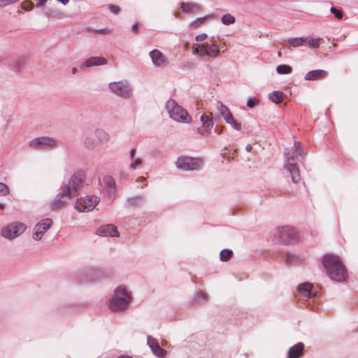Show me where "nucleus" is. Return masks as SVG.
<instances>
[{"label":"nucleus","mask_w":358,"mask_h":358,"mask_svg":"<svg viewBox=\"0 0 358 358\" xmlns=\"http://www.w3.org/2000/svg\"><path fill=\"white\" fill-rule=\"evenodd\" d=\"M322 262L329 277L331 280L341 282L346 279L347 271L345 267L338 257L334 255H324Z\"/></svg>","instance_id":"nucleus-1"},{"label":"nucleus","mask_w":358,"mask_h":358,"mask_svg":"<svg viewBox=\"0 0 358 358\" xmlns=\"http://www.w3.org/2000/svg\"><path fill=\"white\" fill-rule=\"evenodd\" d=\"M131 296L124 286H118L108 301L109 308L113 311H124L127 309Z\"/></svg>","instance_id":"nucleus-2"},{"label":"nucleus","mask_w":358,"mask_h":358,"mask_svg":"<svg viewBox=\"0 0 358 358\" xmlns=\"http://www.w3.org/2000/svg\"><path fill=\"white\" fill-rule=\"evenodd\" d=\"M165 108L169 117L173 121L182 124H189L192 122L191 115L176 100L171 99L168 100Z\"/></svg>","instance_id":"nucleus-3"},{"label":"nucleus","mask_w":358,"mask_h":358,"mask_svg":"<svg viewBox=\"0 0 358 358\" xmlns=\"http://www.w3.org/2000/svg\"><path fill=\"white\" fill-rule=\"evenodd\" d=\"M85 179V172L82 170H78L73 173L63 188L69 194H71L74 198L78 195V192L84 184Z\"/></svg>","instance_id":"nucleus-4"},{"label":"nucleus","mask_w":358,"mask_h":358,"mask_svg":"<svg viewBox=\"0 0 358 358\" xmlns=\"http://www.w3.org/2000/svg\"><path fill=\"white\" fill-rule=\"evenodd\" d=\"M108 88L113 94L124 99H129L133 96L134 89L127 80L111 82Z\"/></svg>","instance_id":"nucleus-5"},{"label":"nucleus","mask_w":358,"mask_h":358,"mask_svg":"<svg viewBox=\"0 0 358 358\" xmlns=\"http://www.w3.org/2000/svg\"><path fill=\"white\" fill-rule=\"evenodd\" d=\"M274 241L282 244L294 243L297 240L296 231L289 227H278L273 231Z\"/></svg>","instance_id":"nucleus-6"},{"label":"nucleus","mask_w":358,"mask_h":358,"mask_svg":"<svg viewBox=\"0 0 358 358\" xmlns=\"http://www.w3.org/2000/svg\"><path fill=\"white\" fill-rule=\"evenodd\" d=\"M203 165V160L198 157L181 156L176 162V166L178 169L184 171H199Z\"/></svg>","instance_id":"nucleus-7"},{"label":"nucleus","mask_w":358,"mask_h":358,"mask_svg":"<svg viewBox=\"0 0 358 358\" xmlns=\"http://www.w3.org/2000/svg\"><path fill=\"white\" fill-rule=\"evenodd\" d=\"M27 229V225L21 222H13L1 229V236L13 240L22 235Z\"/></svg>","instance_id":"nucleus-8"},{"label":"nucleus","mask_w":358,"mask_h":358,"mask_svg":"<svg viewBox=\"0 0 358 358\" xmlns=\"http://www.w3.org/2000/svg\"><path fill=\"white\" fill-rule=\"evenodd\" d=\"M100 199L95 195H88L80 199L75 203V208L80 213L92 211L99 203Z\"/></svg>","instance_id":"nucleus-9"},{"label":"nucleus","mask_w":358,"mask_h":358,"mask_svg":"<svg viewBox=\"0 0 358 358\" xmlns=\"http://www.w3.org/2000/svg\"><path fill=\"white\" fill-rule=\"evenodd\" d=\"M28 145L34 150H45L57 145V141L49 136H40L35 138L28 143Z\"/></svg>","instance_id":"nucleus-10"},{"label":"nucleus","mask_w":358,"mask_h":358,"mask_svg":"<svg viewBox=\"0 0 358 358\" xmlns=\"http://www.w3.org/2000/svg\"><path fill=\"white\" fill-rule=\"evenodd\" d=\"M53 224V221L50 218H45L38 222L34 227L32 238L35 241H40L44 234L50 229Z\"/></svg>","instance_id":"nucleus-11"},{"label":"nucleus","mask_w":358,"mask_h":358,"mask_svg":"<svg viewBox=\"0 0 358 358\" xmlns=\"http://www.w3.org/2000/svg\"><path fill=\"white\" fill-rule=\"evenodd\" d=\"M73 197L69 194L65 189L62 187L60 191L57 194L55 199L50 203V208L52 210L57 211L62 208L65 204Z\"/></svg>","instance_id":"nucleus-12"},{"label":"nucleus","mask_w":358,"mask_h":358,"mask_svg":"<svg viewBox=\"0 0 358 358\" xmlns=\"http://www.w3.org/2000/svg\"><path fill=\"white\" fill-rule=\"evenodd\" d=\"M199 46L203 48V57L213 59L220 54V46L213 42L201 43Z\"/></svg>","instance_id":"nucleus-13"},{"label":"nucleus","mask_w":358,"mask_h":358,"mask_svg":"<svg viewBox=\"0 0 358 358\" xmlns=\"http://www.w3.org/2000/svg\"><path fill=\"white\" fill-rule=\"evenodd\" d=\"M149 56L152 60V63L156 68L162 69L168 64V60L166 57L157 49L150 51Z\"/></svg>","instance_id":"nucleus-14"},{"label":"nucleus","mask_w":358,"mask_h":358,"mask_svg":"<svg viewBox=\"0 0 358 358\" xmlns=\"http://www.w3.org/2000/svg\"><path fill=\"white\" fill-rule=\"evenodd\" d=\"M147 345L150 348L153 355L158 358H164L166 355V352L161 348L159 342L156 338L152 336H147Z\"/></svg>","instance_id":"nucleus-15"},{"label":"nucleus","mask_w":358,"mask_h":358,"mask_svg":"<svg viewBox=\"0 0 358 358\" xmlns=\"http://www.w3.org/2000/svg\"><path fill=\"white\" fill-rule=\"evenodd\" d=\"M96 234L103 237H118L117 228L113 224L102 225L96 229Z\"/></svg>","instance_id":"nucleus-16"},{"label":"nucleus","mask_w":358,"mask_h":358,"mask_svg":"<svg viewBox=\"0 0 358 358\" xmlns=\"http://www.w3.org/2000/svg\"><path fill=\"white\" fill-rule=\"evenodd\" d=\"M103 193L110 198H113L115 194V182L110 176H105L103 178Z\"/></svg>","instance_id":"nucleus-17"},{"label":"nucleus","mask_w":358,"mask_h":358,"mask_svg":"<svg viewBox=\"0 0 358 358\" xmlns=\"http://www.w3.org/2000/svg\"><path fill=\"white\" fill-rule=\"evenodd\" d=\"M290 158L287 155V160L284 163V167L290 173L293 182L297 183L300 180L299 169L294 162L289 161Z\"/></svg>","instance_id":"nucleus-18"},{"label":"nucleus","mask_w":358,"mask_h":358,"mask_svg":"<svg viewBox=\"0 0 358 358\" xmlns=\"http://www.w3.org/2000/svg\"><path fill=\"white\" fill-rule=\"evenodd\" d=\"M304 345L303 343L299 342L287 351V358H300L303 355Z\"/></svg>","instance_id":"nucleus-19"},{"label":"nucleus","mask_w":358,"mask_h":358,"mask_svg":"<svg viewBox=\"0 0 358 358\" xmlns=\"http://www.w3.org/2000/svg\"><path fill=\"white\" fill-rule=\"evenodd\" d=\"M328 72L322 69L308 71L305 76L306 80H317L327 77Z\"/></svg>","instance_id":"nucleus-20"},{"label":"nucleus","mask_w":358,"mask_h":358,"mask_svg":"<svg viewBox=\"0 0 358 358\" xmlns=\"http://www.w3.org/2000/svg\"><path fill=\"white\" fill-rule=\"evenodd\" d=\"M107 64V59L103 57H92L87 59L83 66L85 67L103 66Z\"/></svg>","instance_id":"nucleus-21"},{"label":"nucleus","mask_w":358,"mask_h":358,"mask_svg":"<svg viewBox=\"0 0 358 358\" xmlns=\"http://www.w3.org/2000/svg\"><path fill=\"white\" fill-rule=\"evenodd\" d=\"M181 9L185 13H197L201 10V6L196 3L182 2L181 3Z\"/></svg>","instance_id":"nucleus-22"},{"label":"nucleus","mask_w":358,"mask_h":358,"mask_svg":"<svg viewBox=\"0 0 358 358\" xmlns=\"http://www.w3.org/2000/svg\"><path fill=\"white\" fill-rule=\"evenodd\" d=\"M98 143L106 144L109 142L110 136L105 130L102 129H96L94 131Z\"/></svg>","instance_id":"nucleus-23"},{"label":"nucleus","mask_w":358,"mask_h":358,"mask_svg":"<svg viewBox=\"0 0 358 358\" xmlns=\"http://www.w3.org/2000/svg\"><path fill=\"white\" fill-rule=\"evenodd\" d=\"M98 142L96 138L90 134L84 136L83 145L88 150H92L97 147Z\"/></svg>","instance_id":"nucleus-24"},{"label":"nucleus","mask_w":358,"mask_h":358,"mask_svg":"<svg viewBox=\"0 0 358 358\" xmlns=\"http://www.w3.org/2000/svg\"><path fill=\"white\" fill-rule=\"evenodd\" d=\"M145 200V196L143 195H136L131 197H129L127 199V203L131 207L138 206Z\"/></svg>","instance_id":"nucleus-25"},{"label":"nucleus","mask_w":358,"mask_h":358,"mask_svg":"<svg viewBox=\"0 0 358 358\" xmlns=\"http://www.w3.org/2000/svg\"><path fill=\"white\" fill-rule=\"evenodd\" d=\"M312 285L309 282H304L298 286V292L304 297L309 296L310 295Z\"/></svg>","instance_id":"nucleus-26"},{"label":"nucleus","mask_w":358,"mask_h":358,"mask_svg":"<svg viewBox=\"0 0 358 358\" xmlns=\"http://www.w3.org/2000/svg\"><path fill=\"white\" fill-rule=\"evenodd\" d=\"M306 41L307 38L306 37H292L287 39L288 43L294 48L302 46Z\"/></svg>","instance_id":"nucleus-27"},{"label":"nucleus","mask_w":358,"mask_h":358,"mask_svg":"<svg viewBox=\"0 0 358 358\" xmlns=\"http://www.w3.org/2000/svg\"><path fill=\"white\" fill-rule=\"evenodd\" d=\"M224 120L226 123L229 124L234 129L238 131L241 130V123L234 119L232 113L227 116Z\"/></svg>","instance_id":"nucleus-28"},{"label":"nucleus","mask_w":358,"mask_h":358,"mask_svg":"<svg viewBox=\"0 0 358 358\" xmlns=\"http://www.w3.org/2000/svg\"><path fill=\"white\" fill-rule=\"evenodd\" d=\"M283 98V93L280 91H273L268 94V99L275 104L280 103Z\"/></svg>","instance_id":"nucleus-29"},{"label":"nucleus","mask_w":358,"mask_h":358,"mask_svg":"<svg viewBox=\"0 0 358 358\" xmlns=\"http://www.w3.org/2000/svg\"><path fill=\"white\" fill-rule=\"evenodd\" d=\"M217 109L218 110L220 114L224 119H225L231 113L230 110L226 106H224L221 101L217 102Z\"/></svg>","instance_id":"nucleus-30"},{"label":"nucleus","mask_w":358,"mask_h":358,"mask_svg":"<svg viewBox=\"0 0 358 358\" xmlns=\"http://www.w3.org/2000/svg\"><path fill=\"white\" fill-rule=\"evenodd\" d=\"M87 280L89 281L97 280L100 278V272L96 269H89L87 271Z\"/></svg>","instance_id":"nucleus-31"},{"label":"nucleus","mask_w":358,"mask_h":358,"mask_svg":"<svg viewBox=\"0 0 358 358\" xmlns=\"http://www.w3.org/2000/svg\"><path fill=\"white\" fill-rule=\"evenodd\" d=\"M213 127H212L211 123L208 124V125H201L197 128V131L199 134L207 136L210 135L211 130Z\"/></svg>","instance_id":"nucleus-32"},{"label":"nucleus","mask_w":358,"mask_h":358,"mask_svg":"<svg viewBox=\"0 0 358 358\" xmlns=\"http://www.w3.org/2000/svg\"><path fill=\"white\" fill-rule=\"evenodd\" d=\"M233 255V252L229 249H223L220 251V259L222 262L228 261Z\"/></svg>","instance_id":"nucleus-33"},{"label":"nucleus","mask_w":358,"mask_h":358,"mask_svg":"<svg viewBox=\"0 0 358 358\" xmlns=\"http://www.w3.org/2000/svg\"><path fill=\"white\" fill-rule=\"evenodd\" d=\"M276 71L278 74H289L292 71V68L286 64H280L277 66Z\"/></svg>","instance_id":"nucleus-34"},{"label":"nucleus","mask_w":358,"mask_h":358,"mask_svg":"<svg viewBox=\"0 0 358 358\" xmlns=\"http://www.w3.org/2000/svg\"><path fill=\"white\" fill-rule=\"evenodd\" d=\"M320 41H323V38L321 37H318L311 40L307 39L305 43H306L309 48L316 49L319 47L318 42Z\"/></svg>","instance_id":"nucleus-35"},{"label":"nucleus","mask_w":358,"mask_h":358,"mask_svg":"<svg viewBox=\"0 0 358 358\" xmlns=\"http://www.w3.org/2000/svg\"><path fill=\"white\" fill-rule=\"evenodd\" d=\"M43 11L48 17H57L59 15L58 10L53 8L45 7L43 8Z\"/></svg>","instance_id":"nucleus-36"},{"label":"nucleus","mask_w":358,"mask_h":358,"mask_svg":"<svg viewBox=\"0 0 358 358\" xmlns=\"http://www.w3.org/2000/svg\"><path fill=\"white\" fill-rule=\"evenodd\" d=\"M294 146V152H295L296 157H301L303 158L305 156V153L301 146L300 143L298 141H295Z\"/></svg>","instance_id":"nucleus-37"},{"label":"nucleus","mask_w":358,"mask_h":358,"mask_svg":"<svg viewBox=\"0 0 358 358\" xmlns=\"http://www.w3.org/2000/svg\"><path fill=\"white\" fill-rule=\"evenodd\" d=\"M235 22V17L229 13L224 14L222 17V22L224 24L229 25L233 24Z\"/></svg>","instance_id":"nucleus-38"},{"label":"nucleus","mask_w":358,"mask_h":358,"mask_svg":"<svg viewBox=\"0 0 358 358\" xmlns=\"http://www.w3.org/2000/svg\"><path fill=\"white\" fill-rule=\"evenodd\" d=\"M209 16H204L203 17H197L196 20L191 22L190 25L194 27H198L203 24L205 20H206Z\"/></svg>","instance_id":"nucleus-39"},{"label":"nucleus","mask_w":358,"mask_h":358,"mask_svg":"<svg viewBox=\"0 0 358 358\" xmlns=\"http://www.w3.org/2000/svg\"><path fill=\"white\" fill-rule=\"evenodd\" d=\"M285 259L287 262L291 264L298 262L300 261L299 257L293 253L287 254L285 256Z\"/></svg>","instance_id":"nucleus-40"},{"label":"nucleus","mask_w":358,"mask_h":358,"mask_svg":"<svg viewBox=\"0 0 358 358\" xmlns=\"http://www.w3.org/2000/svg\"><path fill=\"white\" fill-rule=\"evenodd\" d=\"M10 194V189L7 185L0 182V196H4Z\"/></svg>","instance_id":"nucleus-41"},{"label":"nucleus","mask_w":358,"mask_h":358,"mask_svg":"<svg viewBox=\"0 0 358 358\" xmlns=\"http://www.w3.org/2000/svg\"><path fill=\"white\" fill-rule=\"evenodd\" d=\"M200 120H201V122H202V125H208L210 122L212 127L214 126V122H213V119L204 114L201 115Z\"/></svg>","instance_id":"nucleus-42"},{"label":"nucleus","mask_w":358,"mask_h":358,"mask_svg":"<svg viewBox=\"0 0 358 358\" xmlns=\"http://www.w3.org/2000/svg\"><path fill=\"white\" fill-rule=\"evenodd\" d=\"M201 44L199 43L194 45L192 47V52L194 55L203 57V48L199 46Z\"/></svg>","instance_id":"nucleus-43"},{"label":"nucleus","mask_w":358,"mask_h":358,"mask_svg":"<svg viewBox=\"0 0 358 358\" xmlns=\"http://www.w3.org/2000/svg\"><path fill=\"white\" fill-rule=\"evenodd\" d=\"M142 164V159L141 157H136L134 159L133 162L129 165L131 170H136L137 166Z\"/></svg>","instance_id":"nucleus-44"},{"label":"nucleus","mask_w":358,"mask_h":358,"mask_svg":"<svg viewBox=\"0 0 358 358\" xmlns=\"http://www.w3.org/2000/svg\"><path fill=\"white\" fill-rule=\"evenodd\" d=\"M331 13L334 15L337 19H341L343 17V12L341 10L336 8L335 7L331 8Z\"/></svg>","instance_id":"nucleus-45"},{"label":"nucleus","mask_w":358,"mask_h":358,"mask_svg":"<svg viewBox=\"0 0 358 358\" xmlns=\"http://www.w3.org/2000/svg\"><path fill=\"white\" fill-rule=\"evenodd\" d=\"M287 155L289 157H291L290 159H289V161L290 162H294L295 157H296L295 155V152H291L289 150L285 152V162L287 160Z\"/></svg>","instance_id":"nucleus-46"},{"label":"nucleus","mask_w":358,"mask_h":358,"mask_svg":"<svg viewBox=\"0 0 358 358\" xmlns=\"http://www.w3.org/2000/svg\"><path fill=\"white\" fill-rule=\"evenodd\" d=\"M259 100L256 98L250 99L247 101V106L252 108H254Z\"/></svg>","instance_id":"nucleus-47"},{"label":"nucleus","mask_w":358,"mask_h":358,"mask_svg":"<svg viewBox=\"0 0 358 358\" xmlns=\"http://www.w3.org/2000/svg\"><path fill=\"white\" fill-rule=\"evenodd\" d=\"M18 0H0V6L6 7L10 4L14 3Z\"/></svg>","instance_id":"nucleus-48"},{"label":"nucleus","mask_w":358,"mask_h":358,"mask_svg":"<svg viewBox=\"0 0 358 358\" xmlns=\"http://www.w3.org/2000/svg\"><path fill=\"white\" fill-rule=\"evenodd\" d=\"M108 8H109L110 11L114 14H118L120 10V8L119 6L113 5V4H110L108 6Z\"/></svg>","instance_id":"nucleus-49"},{"label":"nucleus","mask_w":358,"mask_h":358,"mask_svg":"<svg viewBox=\"0 0 358 358\" xmlns=\"http://www.w3.org/2000/svg\"><path fill=\"white\" fill-rule=\"evenodd\" d=\"M34 8V4L28 1L23 2L22 8L25 10H31Z\"/></svg>","instance_id":"nucleus-50"},{"label":"nucleus","mask_w":358,"mask_h":358,"mask_svg":"<svg viewBox=\"0 0 358 358\" xmlns=\"http://www.w3.org/2000/svg\"><path fill=\"white\" fill-rule=\"evenodd\" d=\"M208 35L206 33H203L201 34H199L196 36L195 40L198 42H201L206 39Z\"/></svg>","instance_id":"nucleus-51"},{"label":"nucleus","mask_w":358,"mask_h":358,"mask_svg":"<svg viewBox=\"0 0 358 358\" xmlns=\"http://www.w3.org/2000/svg\"><path fill=\"white\" fill-rule=\"evenodd\" d=\"M196 299L199 301H205L206 300V297L205 294L201 292L197 294Z\"/></svg>","instance_id":"nucleus-52"},{"label":"nucleus","mask_w":358,"mask_h":358,"mask_svg":"<svg viewBox=\"0 0 358 358\" xmlns=\"http://www.w3.org/2000/svg\"><path fill=\"white\" fill-rule=\"evenodd\" d=\"M136 150L134 148H132L129 152V155L131 159H134Z\"/></svg>","instance_id":"nucleus-53"},{"label":"nucleus","mask_w":358,"mask_h":358,"mask_svg":"<svg viewBox=\"0 0 358 358\" xmlns=\"http://www.w3.org/2000/svg\"><path fill=\"white\" fill-rule=\"evenodd\" d=\"M131 29H132L133 32L136 33L138 31V23L134 24L131 27Z\"/></svg>","instance_id":"nucleus-54"},{"label":"nucleus","mask_w":358,"mask_h":358,"mask_svg":"<svg viewBox=\"0 0 358 358\" xmlns=\"http://www.w3.org/2000/svg\"><path fill=\"white\" fill-rule=\"evenodd\" d=\"M252 149V145H250V144H248V145L245 146V150H246L247 152H251Z\"/></svg>","instance_id":"nucleus-55"},{"label":"nucleus","mask_w":358,"mask_h":358,"mask_svg":"<svg viewBox=\"0 0 358 358\" xmlns=\"http://www.w3.org/2000/svg\"><path fill=\"white\" fill-rule=\"evenodd\" d=\"M145 180H146V179H145V178H144V177H139V178H137L136 182H144V181H145Z\"/></svg>","instance_id":"nucleus-56"},{"label":"nucleus","mask_w":358,"mask_h":358,"mask_svg":"<svg viewBox=\"0 0 358 358\" xmlns=\"http://www.w3.org/2000/svg\"><path fill=\"white\" fill-rule=\"evenodd\" d=\"M57 1H59L60 3H62L63 5H66L69 2V0H57Z\"/></svg>","instance_id":"nucleus-57"},{"label":"nucleus","mask_w":358,"mask_h":358,"mask_svg":"<svg viewBox=\"0 0 358 358\" xmlns=\"http://www.w3.org/2000/svg\"><path fill=\"white\" fill-rule=\"evenodd\" d=\"M117 358H132V357L129 355H121L118 356Z\"/></svg>","instance_id":"nucleus-58"},{"label":"nucleus","mask_w":358,"mask_h":358,"mask_svg":"<svg viewBox=\"0 0 358 358\" xmlns=\"http://www.w3.org/2000/svg\"><path fill=\"white\" fill-rule=\"evenodd\" d=\"M99 33H107L108 32V30L106 29H99Z\"/></svg>","instance_id":"nucleus-59"},{"label":"nucleus","mask_w":358,"mask_h":358,"mask_svg":"<svg viewBox=\"0 0 358 358\" xmlns=\"http://www.w3.org/2000/svg\"><path fill=\"white\" fill-rule=\"evenodd\" d=\"M6 204L4 203H0V210H3L5 208Z\"/></svg>","instance_id":"nucleus-60"},{"label":"nucleus","mask_w":358,"mask_h":358,"mask_svg":"<svg viewBox=\"0 0 358 358\" xmlns=\"http://www.w3.org/2000/svg\"><path fill=\"white\" fill-rule=\"evenodd\" d=\"M77 72V68L74 67L72 69V73H76Z\"/></svg>","instance_id":"nucleus-61"},{"label":"nucleus","mask_w":358,"mask_h":358,"mask_svg":"<svg viewBox=\"0 0 358 358\" xmlns=\"http://www.w3.org/2000/svg\"><path fill=\"white\" fill-rule=\"evenodd\" d=\"M145 185V184H144V185H141V186H140V187H141V188H143Z\"/></svg>","instance_id":"nucleus-62"}]
</instances>
